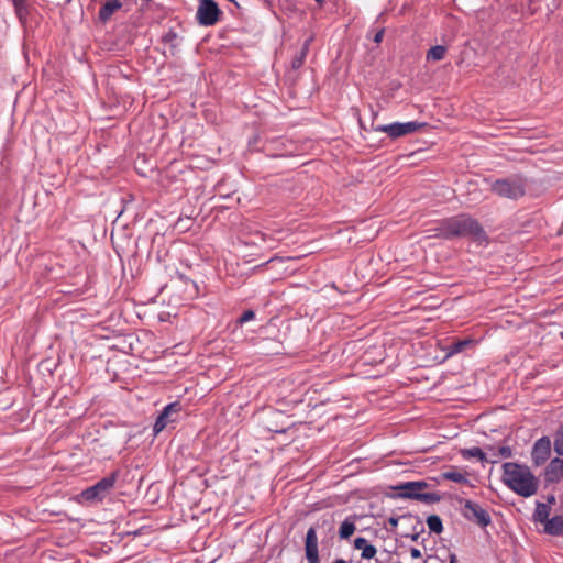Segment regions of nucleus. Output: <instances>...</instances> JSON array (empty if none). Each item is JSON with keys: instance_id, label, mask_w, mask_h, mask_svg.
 <instances>
[{"instance_id": "obj_16", "label": "nucleus", "mask_w": 563, "mask_h": 563, "mask_svg": "<svg viewBox=\"0 0 563 563\" xmlns=\"http://www.w3.org/2000/svg\"><path fill=\"white\" fill-rule=\"evenodd\" d=\"M354 548L362 550V559H373L377 553L376 548L373 544H368L367 540L363 537H358L354 540Z\"/></svg>"}, {"instance_id": "obj_11", "label": "nucleus", "mask_w": 563, "mask_h": 563, "mask_svg": "<svg viewBox=\"0 0 563 563\" xmlns=\"http://www.w3.org/2000/svg\"><path fill=\"white\" fill-rule=\"evenodd\" d=\"M563 478V460L554 457L544 470V482L547 484H556Z\"/></svg>"}, {"instance_id": "obj_7", "label": "nucleus", "mask_w": 563, "mask_h": 563, "mask_svg": "<svg viewBox=\"0 0 563 563\" xmlns=\"http://www.w3.org/2000/svg\"><path fill=\"white\" fill-rule=\"evenodd\" d=\"M464 516L481 527H487L492 522L490 515L477 503L466 500L464 505Z\"/></svg>"}, {"instance_id": "obj_26", "label": "nucleus", "mask_w": 563, "mask_h": 563, "mask_svg": "<svg viewBox=\"0 0 563 563\" xmlns=\"http://www.w3.org/2000/svg\"><path fill=\"white\" fill-rule=\"evenodd\" d=\"M554 451L563 455V423L560 426L554 438Z\"/></svg>"}, {"instance_id": "obj_19", "label": "nucleus", "mask_w": 563, "mask_h": 563, "mask_svg": "<svg viewBox=\"0 0 563 563\" xmlns=\"http://www.w3.org/2000/svg\"><path fill=\"white\" fill-rule=\"evenodd\" d=\"M440 477H441V479L452 481V482L459 483V484H468L470 483L467 476L456 470L443 472V473H441Z\"/></svg>"}, {"instance_id": "obj_33", "label": "nucleus", "mask_w": 563, "mask_h": 563, "mask_svg": "<svg viewBox=\"0 0 563 563\" xmlns=\"http://www.w3.org/2000/svg\"><path fill=\"white\" fill-rule=\"evenodd\" d=\"M384 32L385 30L384 29H380L374 36V42L375 43H380L383 41V37H384Z\"/></svg>"}, {"instance_id": "obj_18", "label": "nucleus", "mask_w": 563, "mask_h": 563, "mask_svg": "<svg viewBox=\"0 0 563 563\" xmlns=\"http://www.w3.org/2000/svg\"><path fill=\"white\" fill-rule=\"evenodd\" d=\"M549 516H550V506L544 503L537 501L536 509L532 515L533 520L536 522L544 523L549 519Z\"/></svg>"}, {"instance_id": "obj_39", "label": "nucleus", "mask_w": 563, "mask_h": 563, "mask_svg": "<svg viewBox=\"0 0 563 563\" xmlns=\"http://www.w3.org/2000/svg\"><path fill=\"white\" fill-rule=\"evenodd\" d=\"M318 3H323L324 0H314Z\"/></svg>"}, {"instance_id": "obj_32", "label": "nucleus", "mask_w": 563, "mask_h": 563, "mask_svg": "<svg viewBox=\"0 0 563 563\" xmlns=\"http://www.w3.org/2000/svg\"><path fill=\"white\" fill-rule=\"evenodd\" d=\"M410 555L412 559H420L422 556V553L418 548H411Z\"/></svg>"}, {"instance_id": "obj_8", "label": "nucleus", "mask_w": 563, "mask_h": 563, "mask_svg": "<svg viewBox=\"0 0 563 563\" xmlns=\"http://www.w3.org/2000/svg\"><path fill=\"white\" fill-rule=\"evenodd\" d=\"M551 455V440L543 435L538 439L531 450V459L536 466L544 464Z\"/></svg>"}, {"instance_id": "obj_12", "label": "nucleus", "mask_w": 563, "mask_h": 563, "mask_svg": "<svg viewBox=\"0 0 563 563\" xmlns=\"http://www.w3.org/2000/svg\"><path fill=\"white\" fill-rule=\"evenodd\" d=\"M122 8L120 0H106L99 10V20L103 23L110 20L112 14Z\"/></svg>"}, {"instance_id": "obj_20", "label": "nucleus", "mask_w": 563, "mask_h": 563, "mask_svg": "<svg viewBox=\"0 0 563 563\" xmlns=\"http://www.w3.org/2000/svg\"><path fill=\"white\" fill-rule=\"evenodd\" d=\"M445 53H446V47L445 46H443V45L432 46L427 52V60H432V62L442 60L444 58V56H445Z\"/></svg>"}, {"instance_id": "obj_14", "label": "nucleus", "mask_w": 563, "mask_h": 563, "mask_svg": "<svg viewBox=\"0 0 563 563\" xmlns=\"http://www.w3.org/2000/svg\"><path fill=\"white\" fill-rule=\"evenodd\" d=\"M543 531L547 534H550V536H561V534H563V517L562 516H554L552 518H549L544 522Z\"/></svg>"}, {"instance_id": "obj_36", "label": "nucleus", "mask_w": 563, "mask_h": 563, "mask_svg": "<svg viewBox=\"0 0 563 563\" xmlns=\"http://www.w3.org/2000/svg\"><path fill=\"white\" fill-rule=\"evenodd\" d=\"M332 540H333V536L331 534L328 539H325V538H324V539H322L321 543H322V545H324V547H325V545H327V544H329Z\"/></svg>"}, {"instance_id": "obj_4", "label": "nucleus", "mask_w": 563, "mask_h": 563, "mask_svg": "<svg viewBox=\"0 0 563 563\" xmlns=\"http://www.w3.org/2000/svg\"><path fill=\"white\" fill-rule=\"evenodd\" d=\"M222 14L218 3L214 0H199L196 12V19L201 26H212Z\"/></svg>"}, {"instance_id": "obj_6", "label": "nucleus", "mask_w": 563, "mask_h": 563, "mask_svg": "<svg viewBox=\"0 0 563 563\" xmlns=\"http://www.w3.org/2000/svg\"><path fill=\"white\" fill-rule=\"evenodd\" d=\"M424 124L417 121L408 122H393L389 124H383L375 128V131L387 133L391 139H397L410 133L416 132Z\"/></svg>"}, {"instance_id": "obj_35", "label": "nucleus", "mask_w": 563, "mask_h": 563, "mask_svg": "<svg viewBox=\"0 0 563 563\" xmlns=\"http://www.w3.org/2000/svg\"><path fill=\"white\" fill-rule=\"evenodd\" d=\"M553 504H555V496L554 495H549L547 497V505L550 506V505H553Z\"/></svg>"}, {"instance_id": "obj_10", "label": "nucleus", "mask_w": 563, "mask_h": 563, "mask_svg": "<svg viewBox=\"0 0 563 563\" xmlns=\"http://www.w3.org/2000/svg\"><path fill=\"white\" fill-rule=\"evenodd\" d=\"M428 487V484L423 481L406 482L397 485L394 489L398 490L397 496L407 499H418L423 489Z\"/></svg>"}, {"instance_id": "obj_2", "label": "nucleus", "mask_w": 563, "mask_h": 563, "mask_svg": "<svg viewBox=\"0 0 563 563\" xmlns=\"http://www.w3.org/2000/svg\"><path fill=\"white\" fill-rule=\"evenodd\" d=\"M503 483L518 496L529 498L539 488V479L531 472L530 467L517 462H505L501 465Z\"/></svg>"}, {"instance_id": "obj_24", "label": "nucleus", "mask_w": 563, "mask_h": 563, "mask_svg": "<svg viewBox=\"0 0 563 563\" xmlns=\"http://www.w3.org/2000/svg\"><path fill=\"white\" fill-rule=\"evenodd\" d=\"M308 46H309V41H306L300 53L292 58L291 66L294 69H298L303 65V62H305L307 53H308Z\"/></svg>"}, {"instance_id": "obj_17", "label": "nucleus", "mask_w": 563, "mask_h": 563, "mask_svg": "<svg viewBox=\"0 0 563 563\" xmlns=\"http://www.w3.org/2000/svg\"><path fill=\"white\" fill-rule=\"evenodd\" d=\"M356 530L354 517H346L339 529L340 539H349Z\"/></svg>"}, {"instance_id": "obj_1", "label": "nucleus", "mask_w": 563, "mask_h": 563, "mask_svg": "<svg viewBox=\"0 0 563 563\" xmlns=\"http://www.w3.org/2000/svg\"><path fill=\"white\" fill-rule=\"evenodd\" d=\"M430 231L432 232L431 236L438 239L468 238L478 244H484L488 241V236L481 223L465 213L442 219Z\"/></svg>"}, {"instance_id": "obj_21", "label": "nucleus", "mask_w": 563, "mask_h": 563, "mask_svg": "<svg viewBox=\"0 0 563 563\" xmlns=\"http://www.w3.org/2000/svg\"><path fill=\"white\" fill-rule=\"evenodd\" d=\"M461 453L464 459L475 457L482 462L488 461V459L486 457V453L478 446L464 449L462 450Z\"/></svg>"}, {"instance_id": "obj_9", "label": "nucleus", "mask_w": 563, "mask_h": 563, "mask_svg": "<svg viewBox=\"0 0 563 563\" xmlns=\"http://www.w3.org/2000/svg\"><path fill=\"white\" fill-rule=\"evenodd\" d=\"M319 539L314 527H310L305 538V553L308 563H320Z\"/></svg>"}, {"instance_id": "obj_13", "label": "nucleus", "mask_w": 563, "mask_h": 563, "mask_svg": "<svg viewBox=\"0 0 563 563\" xmlns=\"http://www.w3.org/2000/svg\"><path fill=\"white\" fill-rule=\"evenodd\" d=\"M474 345H475V341L470 338L455 340V341H452L450 344H448L446 354H448V356H452V355L459 354V353L465 351L467 347L474 346Z\"/></svg>"}, {"instance_id": "obj_23", "label": "nucleus", "mask_w": 563, "mask_h": 563, "mask_svg": "<svg viewBox=\"0 0 563 563\" xmlns=\"http://www.w3.org/2000/svg\"><path fill=\"white\" fill-rule=\"evenodd\" d=\"M427 526L430 532H434L437 534L443 531L442 519L438 515H430L427 518Z\"/></svg>"}, {"instance_id": "obj_3", "label": "nucleus", "mask_w": 563, "mask_h": 563, "mask_svg": "<svg viewBox=\"0 0 563 563\" xmlns=\"http://www.w3.org/2000/svg\"><path fill=\"white\" fill-rule=\"evenodd\" d=\"M492 190L500 197L518 199L525 195V184L518 178L497 179L493 183Z\"/></svg>"}, {"instance_id": "obj_25", "label": "nucleus", "mask_w": 563, "mask_h": 563, "mask_svg": "<svg viewBox=\"0 0 563 563\" xmlns=\"http://www.w3.org/2000/svg\"><path fill=\"white\" fill-rule=\"evenodd\" d=\"M441 495L439 493H421L420 496L418 497L417 500H420L424 504H435V503H439L441 500Z\"/></svg>"}, {"instance_id": "obj_38", "label": "nucleus", "mask_w": 563, "mask_h": 563, "mask_svg": "<svg viewBox=\"0 0 563 563\" xmlns=\"http://www.w3.org/2000/svg\"><path fill=\"white\" fill-rule=\"evenodd\" d=\"M333 563H346L344 559H336Z\"/></svg>"}, {"instance_id": "obj_27", "label": "nucleus", "mask_w": 563, "mask_h": 563, "mask_svg": "<svg viewBox=\"0 0 563 563\" xmlns=\"http://www.w3.org/2000/svg\"><path fill=\"white\" fill-rule=\"evenodd\" d=\"M178 34L174 30H168L162 37L165 44L170 45L172 48L177 46Z\"/></svg>"}, {"instance_id": "obj_15", "label": "nucleus", "mask_w": 563, "mask_h": 563, "mask_svg": "<svg viewBox=\"0 0 563 563\" xmlns=\"http://www.w3.org/2000/svg\"><path fill=\"white\" fill-rule=\"evenodd\" d=\"M80 496L85 501H100L107 496V494L97 482L95 485L84 489Z\"/></svg>"}, {"instance_id": "obj_37", "label": "nucleus", "mask_w": 563, "mask_h": 563, "mask_svg": "<svg viewBox=\"0 0 563 563\" xmlns=\"http://www.w3.org/2000/svg\"><path fill=\"white\" fill-rule=\"evenodd\" d=\"M450 563H457L456 555L454 553L450 554Z\"/></svg>"}, {"instance_id": "obj_31", "label": "nucleus", "mask_w": 563, "mask_h": 563, "mask_svg": "<svg viewBox=\"0 0 563 563\" xmlns=\"http://www.w3.org/2000/svg\"><path fill=\"white\" fill-rule=\"evenodd\" d=\"M487 450H488V452L486 453V457L488 459L487 462L497 463L500 460L497 449L489 446Z\"/></svg>"}, {"instance_id": "obj_22", "label": "nucleus", "mask_w": 563, "mask_h": 563, "mask_svg": "<svg viewBox=\"0 0 563 563\" xmlns=\"http://www.w3.org/2000/svg\"><path fill=\"white\" fill-rule=\"evenodd\" d=\"M118 475H119L118 471H114V472L110 473L108 476L98 481V484L101 486V488L103 489V492L107 495L113 488V486L117 482Z\"/></svg>"}, {"instance_id": "obj_5", "label": "nucleus", "mask_w": 563, "mask_h": 563, "mask_svg": "<svg viewBox=\"0 0 563 563\" xmlns=\"http://www.w3.org/2000/svg\"><path fill=\"white\" fill-rule=\"evenodd\" d=\"M181 410V406L178 401L170 402L166 405L158 417L156 418V421L153 426V433L154 435H157L161 433L165 428L168 426L175 423L178 419L179 412Z\"/></svg>"}, {"instance_id": "obj_28", "label": "nucleus", "mask_w": 563, "mask_h": 563, "mask_svg": "<svg viewBox=\"0 0 563 563\" xmlns=\"http://www.w3.org/2000/svg\"><path fill=\"white\" fill-rule=\"evenodd\" d=\"M14 9L20 19L26 14V5L24 0H13Z\"/></svg>"}, {"instance_id": "obj_30", "label": "nucleus", "mask_w": 563, "mask_h": 563, "mask_svg": "<svg viewBox=\"0 0 563 563\" xmlns=\"http://www.w3.org/2000/svg\"><path fill=\"white\" fill-rule=\"evenodd\" d=\"M499 459H510L512 456V450L509 445H503L497 449Z\"/></svg>"}, {"instance_id": "obj_34", "label": "nucleus", "mask_w": 563, "mask_h": 563, "mask_svg": "<svg viewBox=\"0 0 563 563\" xmlns=\"http://www.w3.org/2000/svg\"><path fill=\"white\" fill-rule=\"evenodd\" d=\"M398 521H399V518H397V517H390V518L388 519V523H389L391 527H397Z\"/></svg>"}, {"instance_id": "obj_29", "label": "nucleus", "mask_w": 563, "mask_h": 563, "mask_svg": "<svg viewBox=\"0 0 563 563\" xmlns=\"http://www.w3.org/2000/svg\"><path fill=\"white\" fill-rule=\"evenodd\" d=\"M255 318V312L253 310H245L238 319L239 324H244Z\"/></svg>"}]
</instances>
